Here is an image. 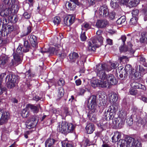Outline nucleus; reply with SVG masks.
I'll list each match as a JSON object with an SVG mask.
<instances>
[{
  "label": "nucleus",
  "instance_id": "nucleus-1",
  "mask_svg": "<svg viewBox=\"0 0 147 147\" xmlns=\"http://www.w3.org/2000/svg\"><path fill=\"white\" fill-rule=\"evenodd\" d=\"M97 78L102 81L103 87H109V85H114L117 83V81L114 76L111 74H107L105 70L96 68L95 70Z\"/></svg>",
  "mask_w": 147,
  "mask_h": 147
},
{
  "label": "nucleus",
  "instance_id": "nucleus-2",
  "mask_svg": "<svg viewBox=\"0 0 147 147\" xmlns=\"http://www.w3.org/2000/svg\"><path fill=\"white\" fill-rule=\"evenodd\" d=\"M75 128V126L71 123H68L65 122L59 123L58 126L59 131L64 134L72 132Z\"/></svg>",
  "mask_w": 147,
  "mask_h": 147
},
{
  "label": "nucleus",
  "instance_id": "nucleus-3",
  "mask_svg": "<svg viewBox=\"0 0 147 147\" xmlns=\"http://www.w3.org/2000/svg\"><path fill=\"white\" fill-rule=\"evenodd\" d=\"M118 66L117 62L112 63L110 62L108 64H99L96 66V68L98 69L109 72L112 69L116 68Z\"/></svg>",
  "mask_w": 147,
  "mask_h": 147
},
{
  "label": "nucleus",
  "instance_id": "nucleus-4",
  "mask_svg": "<svg viewBox=\"0 0 147 147\" xmlns=\"http://www.w3.org/2000/svg\"><path fill=\"white\" fill-rule=\"evenodd\" d=\"M70 2H66V6L70 10H74L75 8L76 5L84 8H86L87 7L86 4H83L84 3V0H81L80 2L78 0H70Z\"/></svg>",
  "mask_w": 147,
  "mask_h": 147
},
{
  "label": "nucleus",
  "instance_id": "nucleus-5",
  "mask_svg": "<svg viewBox=\"0 0 147 147\" xmlns=\"http://www.w3.org/2000/svg\"><path fill=\"white\" fill-rule=\"evenodd\" d=\"M22 48L19 46L16 49V53L13 54V59H12L10 63L11 66H16L21 61L20 57L22 55Z\"/></svg>",
  "mask_w": 147,
  "mask_h": 147
},
{
  "label": "nucleus",
  "instance_id": "nucleus-6",
  "mask_svg": "<svg viewBox=\"0 0 147 147\" xmlns=\"http://www.w3.org/2000/svg\"><path fill=\"white\" fill-rule=\"evenodd\" d=\"M5 79L6 81L8 80L7 86L9 88H13L18 81V77L11 74L7 76Z\"/></svg>",
  "mask_w": 147,
  "mask_h": 147
},
{
  "label": "nucleus",
  "instance_id": "nucleus-7",
  "mask_svg": "<svg viewBox=\"0 0 147 147\" xmlns=\"http://www.w3.org/2000/svg\"><path fill=\"white\" fill-rule=\"evenodd\" d=\"M88 107L90 110V112H97L98 107L96 102V97L95 96H91L88 99Z\"/></svg>",
  "mask_w": 147,
  "mask_h": 147
},
{
  "label": "nucleus",
  "instance_id": "nucleus-8",
  "mask_svg": "<svg viewBox=\"0 0 147 147\" xmlns=\"http://www.w3.org/2000/svg\"><path fill=\"white\" fill-rule=\"evenodd\" d=\"M116 109L113 105H111L108 108L107 111H105L104 113L105 119L109 121L112 120L114 118V115L115 114Z\"/></svg>",
  "mask_w": 147,
  "mask_h": 147
},
{
  "label": "nucleus",
  "instance_id": "nucleus-9",
  "mask_svg": "<svg viewBox=\"0 0 147 147\" xmlns=\"http://www.w3.org/2000/svg\"><path fill=\"white\" fill-rule=\"evenodd\" d=\"M133 140V138L128 137L125 140H120L118 142V146L120 147H131V142Z\"/></svg>",
  "mask_w": 147,
  "mask_h": 147
},
{
  "label": "nucleus",
  "instance_id": "nucleus-10",
  "mask_svg": "<svg viewBox=\"0 0 147 147\" xmlns=\"http://www.w3.org/2000/svg\"><path fill=\"white\" fill-rule=\"evenodd\" d=\"M96 14H98L100 16L106 17L108 15V10L107 6L104 5L100 7L98 11H95Z\"/></svg>",
  "mask_w": 147,
  "mask_h": 147
},
{
  "label": "nucleus",
  "instance_id": "nucleus-11",
  "mask_svg": "<svg viewBox=\"0 0 147 147\" xmlns=\"http://www.w3.org/2000/svg\"><path fill=\"white\" fill-rule=\"evenodd\" d=\"M75 17L74 15L69 14L64 18V24L65 26H70L74 22Z\"/></svg>",
  "mask_w": 147,
  "mask_h": 147
},
{
  "label": "nucleus",
  "instance_id": "nucleus-12",
  "mask_svg": "<svg viewBox=\"0 0 147 147\" xmlns=\"http://www.w3.org/2000/svg\"><path fill=\"white\" fill-rule=\"evenodd\" d=\"M68 56L69 57L68 60L70 62L75 63L76 61L77 63L78 64L79 56L77 53L73 52L70 53Z\"/></svg>",
  "mask_w": 147,
  "mask_h": 147
},
{
  "label": "nucleus",
  "instance_id": "nucleus-13",
  "mask_svg": "<svg viewBox=\"0 0 147 147\" xmlns=\"http://www.w3.org/2000/svg\"><path fill=\"white\" fill-rule=\"evenodd\" d=\"M9 114L8 112H5L2 114L0 118V125L6 123L9 118Z\"/></svg>",
  "mask_w": 147,
  "mask_h": 147
},
{
  "label": "nucleus",
  "instance_id": "nucleus-14",
  "mask_svg": "<svg viewBox=\"0 0 147 147\" xmlns=\"http://www.w3.org/2000/svg\"><path fill=\"white\" fill-rule=\"evenodd\" d=\"M88 49L90 51H94L96 49L95 47L99 46V44L98 42V40L95 39L92 40V42H90L88 43Z\"/></svg>",
  "mask_w": 147,
  "mask_h": 147
},
{
  "label": "nucleus",
  "instance_id": "nucleus-15",
  "mask_svg": "<svg viewBox=\"0 0 147 147\" xmlns=\"http://www.w3.org/2000/svg\"><path fill=\"white\" fill-rule=\"evenodd\" d=\"M125 121V119L123 118H115L113 119L112 122L114 125H118L120 127H122Z\"/></svg>",
  "mask_w": 147,
  "mask_h": 147
},
{
  "label": "nucleus",
  "instance_id": "nucleus-16",
  "mask_svg": "<svg viewBox=\"0 0 147 147\" xmlns=\"http://www.w3.org/2000/svg\"><path fill=\"white\" fill-rule=\"evenodd\" d=\"M61 46H60V48L57 47H50L49 51L51 54L58 55L59 56H62V54L61 52Z\"/></svg>",
  "mask_w": 147,
  "mask_h": 147
},
{
  "label": "nucleus",
  "instance_id": "nucleus-17",
  "mask_svg": "<svg viewBox=\"0 0 147 147\" xmlns=\"http://www.w3.org/2000/svg\"><path fill=\"white\" fill-rule=\"evenodd\" d=\"M37 122L36 116L35 115L33 116L30 119V121L27 123L26 125L27 127L29 129L33 127L36 125V122Z\"/></svg>",
  "mask_w": 147,
  "mask_h": 147
},
{
  "label": "nucleus",
  "instance_id": "nucleus-18",
  "mask_svg": "<svg viewBox=\"0 0 147 147\" xmlns=\"http://www.w3.org/2000/svg\"><path fill=\"white\" fill-rule=\"evenodd\" d=\"M11 11L9 8H6L2 9L0 12V15L4 18H8L10 16Z\"/></svg>",
  "mask_w": 147,
  "mask_h": 147
},
{
  "label": "nucleus",
  "instance_id": "nucleus-19",
  "mask_svg": "<svg viewBox=\"0 0 147 147\" xmlns=\"http://www.w3.org/2000/svg\"><path fill=\"white\" fill-rule=\"evenodd\" d=\"M135 72V71H134L133 74L129 75V77L131 78L133 80H139L142 78V75L141 72Z\"/></svg>",
  "mask_w": 147,
  "mask_h": 147
},
{
  "label": "nucleus",
  "instance_id": "nucleus-20",
  "mask_svg": "<svg viewBox=\"0 0 147 147\" xmlns=\"http://www.w3.org/2000/svg\"><path fill=\"white\" fill-rule=\"evenodd\" d=\"M28 38L31 44L32 47H36L37 45V39L36 37L33 35L29 36Z\"/></svg>",
  "mask_w": 147,
  "mask_h": 147
},
{
  "label": "nucleus",
  "instance_id": "nucleus-21",
  "mask_svg": "<svg viewBox=\"0 0 147 147\" xmlns=\"http://www.w3.org/2000/svg\"><path fill=\"white\" fill-rule=\"evenodd\" d=\"M108 24L107 21L105 20H98L96 23V26L98 28H102L106 26Z\"/></svg>",
  "mask_w": 147,
  "mask_h": 147
},
{
  "label": "nucleus",
  "instance_id": "nucleus-22",
  "mask_svg": "<svg viewBox=\"0 0 147 147\" xmlns=\"http://www.w3.org/2000/svg\"><path fill=\"white\" fill-rule=\"evenodd\" d=\"M99 80L98 79L96 78H94L91 81V85L94 87H96L97 86H99L101 87H103L101 84L102 82V81L101 80Z\"/></svg>",
  "mask_w": 147,
  "mask_h": 147
},
{
  "label": "nucleus",
  "instance_id": "nucleus-23",
  "mask_svg": "<svg viewBox=\"0 0 147 147\" xmlns=\"http://www.w3.org/2000/svg\"><path fill=\"white\" fill-rule=\"evenodd\" d=\"M118 94L115 93L112 94L109 97V101L112 105L117 103L118 99Z\"/></svg>",
  "mask_w": 147,
  "mask_h": 147
},
{
  "label": "nucleus",
  "instance_id": "nucleus-24",
  "mask_svg": "<svg viewBox=\"0 0 147 147\" xmlns=\"http://www.w3.org/2000/svg\"><path fill=\"white\" fill-rule=\"evenodd\" d=\"M40 107V105L36 106L31 104H28L27 105V107L28 109H30L34 113H37L39 111V107Z\"/></svg>",
  "mask_w": 147,
  "mask_h": 147
},
{
  "label": "nucleus",
  "instance_id": "nucleus-25",
  "mask_svg": "<svg viewBox=\"0 0 147 147\" xmlns=\"http://www.w3.org/2000/svg\"><path fill=\"white\" fill-rule=\"evenodd\" d=\"M121 136V135L120 133L118 131L115 132L114 135L112 137V141L113 142H116L118 141Z\"/></svg>",
  "mask_w": 147,
  "mask_h": 147
},
{
  "label": "nucleus",
  "instance_id": "nucleus-26",
  "mask_svg": "<svg viewBox=\"0 0 147 147\" xmlns=\"http://www.w3.org/2000/svg\"><path fill=\"white\" fill-rule=\"evenodd\" d=\"M8 57L5 55L3 54L0 56V65H5L8 62Z\"/></svg>",
  "mask_w": 147,
  "mask_h": 147
},
{
  "label": "nucleus",
  "instance_id": "nucleus-27",
  "mask_svg": "<svg viewBox=\"0 0 147 147\" xmlns=\"http://www.w3.org/2000/svg\"><path fill=\"white\" fill-rule=\"evenodd\" d=\"M86 129L88 134H91L94 130V125L92 123H89L86 125Z\"/></svg>",
  "mask_w": 147,
  "mask_h": 147
},
{
  "label": "nucleus",
  "instance_id": "nucleus-28",
  "mask_svg": "<svg viewBox=\"0 0 147 147\" xmlns=\"http://www.w3.org/2000/svg\"><path fill=\"white\" fill-rule=\"evenodd\" d=\"M19 46H20V45ZM20 46L22 48V53L27 52L29 51L30 45L28 42L27 40H25L24 41V47H22L21 46Z\"/></svg>",
  "mask_w": 147,
  "mask_h": 147
},
{
  "label": "nucleus",
  "instance_id": "nucleus-29",
  "mask_svg": "<svg viewBox=\"0 0 147 147\" xmlns=\"http://www.w3.org/2000/svg\"><path fill=\"white\" fill-rule=\"evenodd\" d=\"M131 147H142V144L140 141L137 139L133 138V140L131 142Z\"/></svg>",
  "mask_w": 147,
  "mask_h": 147
},
{
  "label": "nucleus",
  "instance_id": "nucleus-30",
  "mask_svg": "<svg viewBox=\"0 0 147 147\" xmlns=\"http://www.w3.org/2000/svg\"><path fill=\"white\" fill-rule=\"evenodd\" d=\"M125 74H128L129 73V75L133 74V72L134 71V69H132L131 66L130 65H127L125 66Z\"/></svg>",
  "mask_w": 147,
  "mask_h": 147
},
{
  "label": "nucleus",
  "instance_id": "nucleus-31",
  "mask_svg": "<svg viewBox=\"0 0 147 147\" xmlns=\"http://www.w3.org/2000/svg\"><path fill=\"white\" fill-rule=\"evenodd\" d=\"M55 141V140L53 139H48L45 142L46 147H50L51 146L54 144Z\"/></svg>",
  "mask_w": 147,
  "mask_h": 147
},
{
  "label": "nucleus",
  "instance_id": "nucleus-32",
  "mask_svg": "<svg viewBox=\"0 0 147 147\" xmlns=\"http://www.w3.org/2000/svg\"><path fill=\"white\" fill-rule=\"evenodd\" d=\"M125 17L124 16L121 17L116 21V23L118 25L124 24H125Z\"/></svg>",
  "mask_w": 147,
  "mask_h": 147
},
{
  "label": "nucleus",
  "instance_id": "nucleus-33",
  "mask_svg": "<svg viewBox=\"0 0 147 147\" xmlns=\"http://www.w3.org/2000/svg\"><path fill=\"white\" fill-rule=\"evenodd\" d=\"M28 109L26 105V108L22 110L21 113V116L22 117L25 118L29 116V112L28 111Z\"/></svg>",
  "mask_w": 147,
  "mask_h": 147
},
{
  "label": "nucleus",
  "instance_id": "nucleus-34",
  "mask_svg": "<svg viewBox=\"0 0 147 147\" xmlns=\"http://www.w3.org/2000/svg\"><path fill=\"white\" fill-rule=\"evenodd\" d=\"M111 5L113 9H116L119 6V1L118 0H111Z\"/></svg>",
  "mask_w": 147,
  "mask_h": 147
},
{
  "label": "nucleus",
  "instance_id": "nucleus-35",
  "mask_svg": "<svg viewBox=\"0 0 147 147\" xmlns=\"http://www.w3.org/2000/svg\"><path fill=\"white\" fill-rule=\"evenodd\" d=\"M141 38H140V41L143 43L147 40V32H144L142 33Z\"/></svg>",
  "mask_w": 147,
  "mask_h": 147
},
{
  "label": "nucleus",
  "instance_id": "nucleus-36",
  "mask_svg": "<svg viewBox=\"0 0 147 147\" xmlns=\"http://www.w3.org/2000/svg\"><path fill=\"white\" fill-rule=\"evenodd\" d=\"M53 22L55 25H57L60 23L61 22L60 18L59 17H55L53 19Z\"/></svg>",
  "mask_w": 147,
  "mask_h": 147
},
{
  "label": "nucleus",
  "instance_id": "nucleus-37",
  "mask_svg": "<svg viewBox=\"0 0 147 147\" xmlns=\"http://www.w3.org/2000/svg\"><path fill=\"white\" fill-rule=\"evenodd\" d=\"M64 93V90L63 88L60 87L59 88L57 96L59 98H60L62 97L63 96Z\"/></svg>",
  "mask_w": 147,
  "mask_h": 147
},
{
  "label": "nucleus",
  "instance_id": "nucleus-38",
  "mask_svg": "<svg viewBox=\"0 0 147 147\" xmlns=\"http://www.w3.org/2000/svg\"><path fill=\"white\" fill-rule=\"evenodd\" d=\"M137 20L138 18L136 16H133V18L130 19V24L131 25H135L137 23Z\"/></svg>",
  "mask_w": 147,
  "mask_h": 147
},
{
  "label": "nucleus",
  "instance_id": "nucleus-39",
  "mask_svg": "<svg viewBox=\"0 0 147 147\" xmlns=\"http://www.w3.org/2000/svg\"><path fill=\"white\" fill-rule=\"evenodd\" d=\"M97 112H90V110L89 113L90 115V117H91V120L92 121H94L96 119V113Z\"/></svg>",
  "mask_w": 147,
  "mask_h": 147
},
{
  "label": "nucleus",
  "instance_id": "nucleus-40",
  "mask_svg": "<svg viewBox=\"0 0 147 147\" xmlns=\"http://www.w3.org/2000/svg\"><path fill=\"white\" fill-rule=\"evenodd\" d=\"M138 3L137 0H131L129 3V6L130 7H133L136 6Z\"/></svg>",
  "mask_w": 147,
  "mask_h": 147
},
{
  "label": "nucleus",
  "instance_id": "nucleus-41",
  "mask_svg": "<svg viewBox=\"0 0 147 147\" xmlns=\"http://www.w3.org/2000/svg\"><path fill=\"white\" fill-rule=\"evenodd\" d=\"M129 92L130 94L134 95L137 94V90L136 89L131 87L129 89Z\"/></svg>",
  "mask_w": 147,
  "mask_h": 147
},
{
  "label": "nucleus",
  "instance_id": "nucleus-42",
  "mask_svg": "<svg viewBox=\"0 0 147 147\" xmlns=\"http://www.w3.org/2000/svg\"><path fill=\"white\" fill-rule=\"evenodd\" d=\"M90 25L87 23L85 22L84 23L82 26V29L83 30L84 28L85 29V30H87L90 28Z\"/></svg>",
  "mask_w": 147,
  "mask_h": 147
},
{
  "label": "nucleus",
  "instance_id": "nucleus-43",
  "mask_svg": "<svg viewBox=\"0 0 147 147\" xmlns=\"http://www.w3.org/2000/svg\"><path fill=\"white\" fill-rule=\"evenodd\" d=\"M139 59L140 61L142 62L143 65L147 67V63L146 62L145 58L142 56H140L139 57Z\"/></svg>",
  "mask_w": 147,
  "mask_h": 147
},
{
  "label": "nucleus",
  "instance_id": "nucleus-44",
  "mask_svg": "<svg viewBox=\"0 0 147 147\" xmlns=\"http://www.w3.org/2000/svg\"><path fill=\"white\" fill-rule=\"evenodd\" d=\"M120 62H126L128 61L129 60L127 57L125 56H123L122 57H120L119 59Z\"/></svg>",
  "mask_w": 147,
  "mask_h": 147
},
{
  "label": "nucleus",
  "instance_id": "nucleus-45",
  "mask_svg": "<svg viewBox=\"0 0 147 147\" xmlns=\"http://www.w3.org/2000/svg\"><path fill=\"white\" fill-rule=\"evenodd\" d=\"M80 38L82 41H85L86 40L87 37L85 35V32L81 33L80 36Z\"/></svg>",
  "mask_w": 147,
  "mask_h": 147
},
{
  "label": "nucleus",
  "instance_id": "nucleus-46",
  "mask_svg": "<svg viewBox=\"0 0 147 147\" xmlns=\"http://www.w3.org/2000/svg\"><path fill=\"white\" fill-rule=\"evenodd\" d=\"M119 50L120 52H125L127 51H128L129 50L127 49V47L125 46L124 47L123 46H121L119 48Z\"/></svg>",
  "mask_w": 147,
  "mask_h": 147
},
{
  "label": "nucleus",
  "instance_id": "nucleus-47",
  "mask_svg": "<svg viewBox=\"0 0 147 147\" xmlns=\"http://www.w3.org/2000/svg\"><path fill=\"white\" fill-rule=\"evenodd\" d=\"M139 83L136 82H133V83H132L130 85L132 88L137 89L138 88V86L139 85Z\"/></svg>",
  "mask_w": 147,
  "mask_h": 147
},
{
  "label": "nucleus",
  "instance_id": "nucleus-48",
  "mask_svg": "<svg viewBox=\"0 0 147 147\" xmlns=\"http://www.w3.org/2000/svg\"><path fill=\"white\" fill-rule=\"evenodd\" d=\"M126 123L129 125H131L133 123V119L131 116L129 117L127 119Z\"/></svg>",
  "mask_w": 147,
  "mask_h": 147
},
{
  "label": "nucleus",
  "instance_id": "nucleus-49",
  "mask_svg": "<svg viewBox=\"0 0 147 147\" xmlns=\"http://www.w3.org/2000/svg\"><path fill=\"white\" fill-rule=\"evenodd\" d=\"M62 146L63 147H73L72 144L69 142H63L62 143Z\"/></svg>",
  "mask_w": 147,
  "mask_h": 147
},
{
  "label": "nucleus",
  "instance_id": "nucleus-50",
  "mask_svg": "<svg viewBox=\"0 0 147 147\" xmlns=\"http://www.w3.org/2000/svg\"><path fill=\"white\" fill-rule=\"evenodd\" d=\"M139 10L137 9H134L132 11V14L133 16H133H136V17L139 14Z\"/></svg>",
  "mask_w": 147,
  "mask_h": 147
},
{
  "label": "nucleus",
  "instance_id": "nucleus-51",
  "mask_svg": "<svg viewBox=\"0 0 147 147\" xmlns=\"http://www.w3.org/2000/svg\"><path fill=\"white\" fill-rule=\"evenodd\" d=\"M132 46V45L131 44L130 42H128V48H127V49L129 50V51L131 52L134 53V51L132 50L131 48Z\"/></svg>",
  "mask_w": 147,
  "mask_h": 147
},
{
  "label": "nucleus",
  "instance_id": "nucleus-52",
  "mask_svg": "<svg viewBox=\"0 0 147 147\" xmlns=\"http://www.w3.org/2000/svg\"><path fill=\"white\" fill-rule=\"evenodd\" d=\"M109 15V17L111 20H113L115 18L116 14L115 12H111Z\"/></svg>",
  "mask_w": 147,
  "mask_h": 147
},
{
  "label": "nucleus",
  "instance_id": "nucleus-53",
  "mask_svg": "<svg viewBox=\"0 0 147 147\" xmlns=\"http://www.w3.org/2000/svg\"><path fill=\"white\" fill-rule=\"evenodd\" d=\"M58 84L60 86H63L65 84L64 80L63 79H60L58 82Z\"/></svg>",
  "mask_w": 147,
  "mask_h": 147
},
{
  "label": "nucleus",
  "instance_id": "nucleus-54",
  "mask_svg": "<svg viewBox=\"0 0 147 147\" xmlns=\"http://www.w3.org/2000/svg\"><path fill=\"white\" fill-rule=\"evenodd\" d=\"M97 37L98 42L99 44V45H100L103 41V38L101 36H97Z\"/></svg>",
  "mask_w": 147,
  "mask_h": 147
},
{
  "label": "nucleus",
  "instance_id": "nucleus-55",
  "mask_svg": "<svg viewBox=\"0 0 147 147\" xmlns=\"http://www.w3.org/2000/svg\"><path fill=\"white\" fill-rule=\"evenodd\" d=\"M24 17L27 19H29L30 17V15L27 12H25L23 14Z\"/></svg>",
  "mask_w": 147,
  "mask_h": 147
},
{
  "label": "nucleus",
  "instance_id": "nucleus-56",
  "mask_svg": "<svg viewBox=\"0 0 147 147\" xmlns=\"http://www.w3.org/2000/svg\"><path fill=\"white\" fill-rule=\"evenodd\" d=\"M91 144V143L90 142V140L89 139H86L84 143V145L85 147H86L87 146H89Z\"/></svg>",
  "mask_w": 147,
  "mask_h": 147
},
{
  "label": "nucleus",
  "instance_id": "nucleus-57",
  "mask_svg": "<svg viewBox=\"0 0 147 147\" xmlns=\"http://www.w3.org/2000/svg\"><path fill=\"white\" fill-rule=\"evenodd\" d=\"M138 89H141L144 90H146V88L145 86L140 83L138 85Z\"/></svg>",
  "mask_w": 147,
  "mask_h": 147
},
{
  "label": "nucleus",
  "instance_id": "nucleus-58",
  "mask_svg": "<svg viewBox=\"0 0 147 147\" xmlns=\"http://www.w3.org/2000/svg\"><path fill=\"white\" fill-rule=\"evenodd\" d=\"M143 15L145 16H147V7H144L142 10Z\"/></svg>",
  "mask_w": 147,
  "mask_h": 147
},
{
  "label": "nucleus",
  "instance_id": "nucleus-59",
  "mask_svg": "<svg viewBox=\"0 0 147 147\" xmlns=\"http://www.w3.org/2000/svg\"><path fill=\"white\" fill-rule=\"evenodd\" d=\"M7 90L6 88H0V95L4 92H6Z\"/></svg>",
  "mask_w": 147,
  "mask_h": 147
},
{
  "label": "nucleus",
  "instance_id": "nucleus-60",
  "mask_svg": "<svg viewBox=\"0 0 147 147\" xmlns=\"http://www.w3.org/2000/svg\"><path fill=\"white\" fill-rule=\"evenodd\" d=\"M103 144L102 145V147H110L111 146L108 144L104 142L103 140Z\"/></svg>",
  "mask_w": 147,
  "mask_h": 147
},
{
  "label": "nucleus",
  "instance_id": "nucleus-61",
  "mask_svg": "<svg viewBox=\"0 0 147 147\" xmlns=\"http://www.w3.org/2000/svg\"><path fill=\"white\" fill-rule=\"evenodd\" d=\"M5 73H3L0 74V81L1 82L3 79L6 76Z\"/></svg>",
  "mask_w": 147,
  "mask_h": 147
},
{
  "label": "nucleus",
  "instance_id": "nucleus-62",
  "mask_svg": "<svg viewBox=\"0 0 147 147\" xmlns=\"http://www.w3.org/2000/svg\"><path fill=\"white\" fill-rule=\"evenodd\" d=\"M64 113L67 115H69L70 113L68 111V108L67 107H65L64 109Z\"/></svg>",
  "mask_w": 147,
  "mask_h": 147
},
{
  "label": "nucleus",
  "instance_id": "nucleus-63",
  "mask_svg": "<svg viewBox=\"0 0 147 147\" xmlns=\"http://www.w3.org/2000/svg\"><path fill=\"white\" fill-rule=\"evenodd\" d=\"M129 0H121V3L123 5H126L128 3Z\"/></svg>",
  "mask_w": 147,
  "mask_h": 147
},
{
  "label": "nucleus",
  "instance_id": "nucleus-64",
  "mask_svg": "<svg viewBox=\"0 0 147 147\" xmlns=\"http://www.w3.org/2000/svg\"><path fill=\"white\" fill-rule=\"evenodd\" d=\"M107 42L108 44L111 45L113 44L112 40L109 38H108L107 39Z\"/></svg>",
  "mask_w": 147,
  "mask_h": 147
}]
</instances>
